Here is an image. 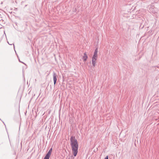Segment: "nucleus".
Wrapping results in <instances>:
<instances>
[{
	"label": "nucleus",
	"instance_id": "6e6552de",
	"mask_svg": "<svg viewBox=\"0 0 159 159\" xmlns=\"http://www.w3.org/2000/svg\"><path fill=\"white\" fill-rule=\"evenodd\" d=\"M108 159V156H107L104 158V159Z\"/></svg>",
	"mask_w": 159,
	"mask_h": 159
},
{
	"label": "nucleus",
	"instance_id": "39448f33",
	"mask_svg": "<svg viewBox=\"0 0 159 159\" xmlns=\"http://www.w3.org/2000/svg\"><path fill=\"white\" fill-rule=\"evenodd\" d=\"M88 58V56L86 54V52H85L84 53V56L83 57V59L84 61H85L87 58Z\"/></svg>",
	"mask_w": 159,
	"mask_h": 159
},
{
	"label": "nucleus",
	"instance_id": "20e7f679",
	"mask_svg": "<svg viewBox=\"0 0 159 159\" xmlns=\"http://www.w3.org/2000/svg\"><path fill=\"white\" fill-rule=\"evenodd\" d=\"M52 148H51L50 149V150H49L47 153L46 154L45 156H47L49 157H50L51 155V153L52 152Z\"/></svg>",
	"mask_w": 159,
	"mask_h": 159
},
{
	"label": "nucleus",
	"instance_id": "423d86ee",
	"mask_svg": "<svg viewBox=\"0 0 159 159\" xmlns=\"http://www.w3.org/2000/svg\"><path fill=\"white\" fill-rule=\"evenodd\" d=\"M97 59L92 58V64L93 66L94 67L96 63Z\"/></svg>",
	"mask_w": 159,
	"mask_h": 159
},
{
	"label": "nucleus",
	"instance_id": "f8f14e48",
	"mask_svg": "<svg viewBox=\"0 0 159 159\" xmlns=\"http://www.w3.org/2000/svg\"><path fill=\"white\" fill-rule=\"evenodd\" d=\"M22 62V63H23L24 64V63H23V62Z\"/></svg>",
	"mask_w": 159,
	"mask_h": 159
},
{
	"label": "nucleus",
	"instance_id": "9b49d317",
	"mask_svg": "<svg viewBox=\"0 0 159 159\" xmlns=\"http://www.w3.org/2000/svg\"><path fill=\"white\" fill-rule=\"evenodd\" d=\"M19 61L20 62H21L20 60H19Z\"/></svg>",
	"mask_w": 159,
	"mask_h": 159
},
{
	"label": "nucleus",
	"instance_id": "f03ea898",
	"mask_svg": "<svg viewBox=\"0 0 159 159\" xmlns=\"http://www.w3.org/2000/svg\"><path fill=\"white\" fill-rule=\"evenodd\" d=\"M53 80L54 82V85H55L57 82V78L58 77V76L57 74L54 72H53Z\"/></svg>",
	"mask_w": 159,
	"mask_h": 159
},
{
	"label": "nucleus",
	"instance_id": "f257e3e1",
	"mask_svg": "<svg viewBox=\"0 0 159 159\" xmlns=\"http://www.w3.org/2000/svg\"><path fill=\"white\" fill-rule=\"evenodd\" d=\"M70 145L72 150L74 156H76L78 153V144L77 140L75 137L71 136L70 138Z\"/></svg>",
	"mask_w": 159,
	"mask_h": 159
},
{
	"label": "nucleus",
	"instance_id": "1a4fd4ad",
	"mask_svg": "<svg viewBox=\"0 0 159 159\" xmlns=\"http://www.w3.org/2000/svg\"><path fill=\"white\" fill-rule=\"evenodd\" d=\"M159 79V77H158V76L157 77V80H158Z\"/></svg>",
	"mask_w": 159,
	"mask_h": 159
},
{
	"label": "nucleus",
	"instance_id": "7ed1b4c3",
	"mask_svg": "<svg viewBox=\"0 0 159 159\" xmlns=\"http://www.w3.org/2000/svg\"><path fill=\"white\" fill-rule=\"evenodd\" d=\"M98 48H96L95 50V51L94 52L93 56L92 57L93 58V59H97L98 57Z\"/></svg>",
	"mask_w": 159,
	"mask_h": 159
},
{
	"label": "nucleus",
	"instance_id": "0eeeda50",
	"mask_svg": "<svg viewBox=\"0 0 159 159\" xmlns=\"http://www.w3.org/2000/svg\"><path fill=\"white\" fill-rule=\"evenodd\" d=\"M49 157L45 156L43 159H49Z\"/></svg>",
	"mask_w": 159,
	"mask_h": 159
},
{
	"label": "nucleus",
	"instance_id": "9d476101",
	"mask_svg": "<svg viewBox=\"0 0 159 159\" xmlns=\"http://www.w3.org/2000/svg\"><path fill=\"white\" fill-rule=\"evenodd\" d=\"M157 68H159V66H157Z\"/></svg>",
	"mask_w": 159,
	"mask_h": 159
}]
</instances>
